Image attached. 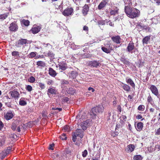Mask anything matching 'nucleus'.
<instances>
[{"label":"nucleus","instance_id":"nucleus-19","mask_svg":"<svg viewBox=\"0 0 160 160\" xmlns=\"http://www.w3.org/2000/svg\"><path fill=\"white\" fill-rule=\"evenodd\" d=\"M136 27L137 28L140 30H147L148 28L147 26L144 25L143 24H142L141 23H139L137 25Z\"/></svg>","mask_w":160,"mask_h":160},{"label":"nucleus","instance_id":"nucleus-56","mask_svg":"<svg viewBox=\"0 0 160 160\" xmlns=\"http://www.w3.org/2000/svg\"><path fill=\"white\" fill-rule=\"evenodd\" d=\"M69 101V98L67 97H64L62 99V102H68Z\"/></svg>","mask_w":160,"mask_h":160},{"label":"nucleus","instance_id":"nucleus-35","mask_svg":"<svg viewBox=\"0 0 160 160\" xmlns=\"http://www.w3.org/2000/svg\"><path fill=\"white\" fill-rule=\"evenodd\" d=\"M118 9L116 8V9H114V10H111L110 12V13L111 15H115L116 14H118Z\"/></svg>","mask_w":160,"mask_h":160},{"label":"nucleus","instance_id":"nucleus-64","mask_svg":"<svg viewBox=\"0 0 160 160\" xmlns=\"http://www.w3.org/2000/svg\"><path fill=\"white\" fill-rule=\"evenodd\" d=\"M5 105L8 107H11V104L10 102H5Z\"/></svg>","mask_w":160,"mask_h":160},{"label":"nucleus","instance_id":"nucleus-6","mask_svg":"<svg viewBox=\"0 0 160 160\" xmlns=\"http://www.w3.org/2000/svg\"><path fill=\"white\" fill-rule=\"evenodd\" d=\"M59 69L60 72H62L68 68L67 63L65 62H61L58 64Z\"/></svg>","mask_w":160,"mask_h":160},{"label":"nucleus","instance_id":"nucleus-53","mask_svg":"<svg viewBox=\"0 0 160 160\" xmlns=\"http://www.w3.org/2000/svg\"><path fill=\"white\" fill-rule=\"evenodd\" d=\"M66 134L63 133L62 136H60V138L62 140H66L67 139V137H66Z\"/></svg>","mask_w":160,"mask_h":160},{"label":"nucleus","instance_id":"nucleus-44","mask_svg":"<svg viewBox=\"0 0 160 160\" xmlns=\"http://www.w3.org/2000/svg\"><path fill=\"white\" fill-rule=\"evenodd\" d=\"M65 153L66 154H68L69 156L71 155V151L69 148H66L65 150Z\"/></svg>","mask_w":160,"mask_h":160},{"label":"nucleus","instance_id":"nucleus-46","mask_svg":"<svg viewBox=\"0 0 160 160\" xmlns=\"http://www.w3.org/2000/svg\"><path fill=\"white\" fill-rule=\"evenodd\" d=\"M28 81L30 82L33 83L35 81V78L33 76H31L28 79Z\"/></svg>","mask_w":160,"mask_h":160},{"label":"nucleus","instance_id":"nucleus-26","mask_svg":"<svg viewBox=\"0 0 160 160\" xmlns=\"http://www.w3.org/2000/svg\"><path fill=\"white\" fill-rule=\"evenodd\" d=\"M12 55L16 58L20 57L19 52L17 51H13L12 52Z\"/></svg>","mask_w":160,"mask_h":160},{"label":"nucleus","instance_id":"nucleus-49","mask_svg":"<svg viewBox=\"0 0 160 160\" xmlns=\"http://www.w3.org/2000/svg\"><path fill=\"white\" fill-rule=\"evenodd\" d=\"M38 86L41 88V89H43L45 88V84L41 82H39L38 83Z\"/></svg>","mask_w":160,"mask_h":160},{"label":"nucleus","instance_id":"nucleus-58","mask_svg":"<svg viewBox=\"0 0 160 160\" xmlns=\"http://www.w3.org/2000/svg\"><path fill=\"white\" fill-rule=\"evenodd\" d=\"M47 83L48 85H52L53 83V82L52 80H48L47 82Z\"/></svg>","mask_w":160,"mask_h":160},{"label":"nucleus","instance_id":"nucleus-12","mask_svg":"<svg viewBox=\"0 0 160 160\" xmlns=\"http://www.w3.org/2000/svg\"><path fill=\"white\" fill-rule=\"evenodd\" d=\"M9 94H10L12 98H14L15 99H17L19 98L20 96L19 93L15 90L10 91L9 92Z\"/></svg>","mask_w":160,"mask_h":160},{"label":"nucleus","instance_id":"nucleus-25","mask_svg":"<svg viewBox=\"0 0 160 160\" xmlns=\"http://www.w3.org/2000/svg\"><path fill=\"white\" fill-rule=\"evenodd\" d=\"M150 36H147L144 37L142 40L143 44H147L150 40Z\"/></svg>","mask_w":160,"mask_h":160},{"label":"nucleus","instance_id":"nucleus-59","mask_svg":"<svg viewBox=\"0 0 160 160\" xmlns=\"http://www.w3.org/2000/svg\"><path fill=\"white\" fill-rule=\"evenodd\" d=\"M43 45L44 46V47L45 48H47V47H48V48L49 47L51 48L52 47V46L49 43H48L47 44L43 43Z\"/></svg>","mask_w":160,"mask_h":160},{"label":"nucleus","instance_id":"nucleus-32","mask_svg":"<svg viewBox=\"0 0 160 160\" xmlns=\"http://www.w3.org/2000/svg\"><path fill=\"white\" fill-rule=\"evenodd\" d=\"M67 91L68 93L70 94H73L75 93V90L72 88H69Z\"/></svg>","mask_w":160,"mask_h":160},{"label":"nucleus","instance_id":"nucleus-36","mask_svg":"<svg viewBox=\"0 0 160 160\" xmlns=\"http://www.w3.org/2000/svg\"><path fill=\"white\" fill-rule=\"evenodd\" d=\"M37 65L38 66L44 67L45 64L44 62L42 61H39L37 62Z\"/></svg>","mask_w":160,"mask_h":160},{"label":"nucleus","instance_id":"nucleus-52","mask_svg":"<svg viewBox=\"0 0 160 160\" xmlns=\"http://www.w3.org/2000/svg\"><path fill=\"white\" fill-rule=\"evenodd\" d=\"M100 155L99 154L92 158L91 160H100Z\"/></svg>","mask_w":160,"mask_h":160},{"label":"nucleus","instance_id":"nucleus-41","mask_svg":"<svg viewBox=\"0 0 160 160\" xmlns=\"http://www.w3.org/2000/svg\"><path fill=\"white\" fill-rule=\"evenodd\" d=\"M22 98H21L19 101V104L21 106H25L27 104V102L26 101L22 99Z\"/></svg>","mask_w":160,"mask_h":160},{"label":"nucleus","instance_id":"nucleus-28","mask_svg":"<svg viewBox=\"0 0 160 160\" xmlns=\"http://www.w3.org/2000/svg\"><path fill=\"white\" fill-rule=\"evenodd\" d=\"M10 149H8L6 151H3L1 153V155L2 156V159H3L7 155L8 153L9 152V151Z\"/></svg>","mask_w":160,"mask_h":160},{"label":"nucleus","instance_id":"nucleus-55","mask_svg":"<svg viewBox=\"0 0 160 160\" xmlns=\"http://www.w3.org/2000/svg\"><path fill=\"white\" fill-rule=\"evenodd\" d=\"M36 53L35 52H31L29 55V57L30 58H32L36 56Z\"/></svg>","mask_w":160,"mask_h":160},{"label":"nucleus","instance_id":"nucleus-48","mask_svg":"<svg viewBox=\"0 0 160 160\" xmlns=\"http://www.w3.org/2000/svg\"><path fill=\"white\" fill-rule=\"evenodd\" d=\"M79 46L76 45L74 44H72L71 45V47L72 48L73 50H75L78 49V47H79Z\"/></svg>","mask_w":160,"mask_h":160},{"label":"nucleus","instance_id":"nucleus-61","mask_svg":"<svg viewBox=\"0 0 160 160\" xmlns=\"http://www.w3.org/2000/svg\"><path fill=\"white\" fill-rule=\"evenodd\" d=\"M120 125L119 124H118L116 125L115 128V131L117 132H118L119 131V130H118V129L120 128Z\"/></svg>","mask_w":160,"mask_h":160},{"label":"nucleus","instance_id":"nucleus-27","mask_svg":"<svg viewBox=\"0 0 160 160\" xmlns=\"http://www.w3.org/2000/svg\"><path fill=\"white\" fill-rule=\"evenodd\" d=\"M143 128V123L142 122L138 123L137 124V129L138 131H140Z\"/></svg>","mask_w":160,"mask_h":160},{"label":"nucleus","instance_id":"nucleus-15","mask_svg":"<svg viewBox=\"0 0 160 160\" xmlns=\"http://www.w3.org/2000/svg\"><path fill=\"white\" fill-rule=\"evenodd\" d=\"M18 26L15 22H13L10 24L9 30L12 31H16L18 29Z\"/></svg>","mask_w":160,"mask_h":160},{"label":"nucleus","instance_id":"nucleus-29","mask_svg":"<svg viewBox=\"0 0 160 160\" xmlns=\"http://www.w3.org/2000/svg\"><path fill=\"white\" fill-rule=\"evenodd\" d=\"M78 74L77 72L76 71H72L71 73H70L69 77L72 78H75Z\"/></svg>","mask_w":160,"mask_h":160},{"label":"nucleus","instance_id":"nucleus-4","mask_svg":"<svg viewBox=\"0 0 160 160\" xmlns=\"http://www.w3.org/2000/svg\"><path fill=\"white\" fill-rule=\"evenodd\" d=\"M92 121L90 119H88L85 121H83L80 126L82 128V129L85 130H86L87 128L90 126L92 123Z\"/></svg>","mask_w":160,"mask_h":160},{"label":"nucleus","instance_id":"nucleus-57","mask_svg":"<svg viewBox=\"0 0 160 160\" xmlns=\"http://www.w3.org/2000/svg\"><path fill=\"white\" fill-rule=\"evenodd\" d=\"M26 89L28 91L30 92L32 90V87L31 86L28 85L27 86Z\"/></svg>","mask_w":160,"mask_h":160},{"label":"nucleus","instance_id":"nucleus-9","mask_svg":"<svg viewBox=\"0 0 160 160\" xmlns=\"http://www.w3.org/2000/svg\"><path fill=\"white\" fill-rule=\"evenodd\" d=\"M73 10V9L72 8H68L62 12V14L65 16H69L72 14Z\"/></svg>","mask_w":160,"mask_h":160},{"label":"nucleus","instance_id":"nucleus-38","mask_svg":"<svg viewBox=\"0 0 160 160\" xmlns=\"http://www.w3.org/2000/svg\"><path fill=\"white\" fill-rule=\"evenodd\" d=\"M22 23L25 26H28L29 25V21L27 20L23 19L22 21Z\"/></svg>","mask_w":160,"mask_h":160},{"label":"nucleus","instance_id":"nucleus-8","mask_svg":"<svg viewBox=\"0 0 160 160\" xmlns=\"http://www.w3.org/2000/svg\"><path fill=\"white\" fill-rule=\"evenodd\" d=\"M88 114L90 115L88 112H83L82 114H79L77 116V119H80V121H81V119L83 120L87 119Z\"/></svg>","mask_w":160,"mask_h":160},{"label":"nucleus","instance_id":"nucleus-43","mask_svg":"<svg viewBox=\"0 0 160 160\" xmlns=\"http://www.w3.org/2000/svg\"><path fill=\"white\" fill-rule=\"evenodd\" d=\"M63 129L64 132H69L70 131L69 126L68 125L65 126Z\"/></svg>","mask_w":160,"mask_h":160},{"label":"nucleus","instance_id":"nucleus-7","mask_svg":"<svg viewBox=\"0 0 160 160\" xmlns=\"http://www.w3.org/2000/svg\"><path fill=\"white\" fill-rule=\"evenodd\" d=\"M27 41L26 39H21L16 42L15 46L17 48L21 47L22 45L27 43Z\"/></svg>","mask_w":160,"mask_h":160},{"label":"nucleus","instance_id":"nucleus-5","mask_svg":"<svg viewBox=\"0 0 160 160\" xmlns=\"http://www.w3.org/2000/svg\"><path fill=\"white\" fill-rule=\"evenodd\" d=\"M58 93L57 90L53 88H50L47 91V94L49 97L51 96L55 97Z\"/></svg>","mask_w":160,"mask_h":160},{"label":"nucleus","instance_id":"nucleus-13","mask_svg":"<svg viewBox=\"0 0 160 160\" xmlns=\"http://www.w3.org/2000/svg\"><path fill=\"white\" fill-rule=\"evenodd\" d=\"M89 65L93 67L97 68L101 65L99 61L93 60L89 62Z\"/></svg>","mask_w":160,"mask_h":160},{"label":"nucleus","instance_id":"nucleus-18","mask_svg":"<svg viewBox=\"0 0 160 160\" xmlns=\"http://www.w3.org/2000/svg\"><path fill=\"white\" fill-rule=\"evenodd\" d=\"M102 50L104 52L107 53H109L111 52V51L112 50V47L110 46H109V48H107L105 47H102L101 48Z\"/></svg>","mask_w":160,"mask_h":160},{"label":"nucleus","instance_id":"nucleus-45","mask_svg":"<svg viewBox=\"0 0 160 160\" xmlns=\"http://www.w3.org/2000/svg\"><path fill=\"white\" fill-rule=\"evenodd\" d=\"M59 154L60 153H53L52 155V157L53 158V160H54V159H55V158H56L58 157Z\"/></svg>","mask_w":160,"mask_h":160},{"label":"nucleus","instance_id":"nucleus-23","mask_svg":"<svg viewBox=\"0 0 160 160\" xmlns=\"http://www.w3.org/2000/svg\"><path fill=\"white\" fill-rule=\"evenodd\" d=\"M89 7L88 5L87 4H85L83 7V8L82 10V13L84 15L87 14L88 12V11Z\"/></svg>","mask_w":160,"mask_h":160},{"label":"nucleus","instance_id":"nucleus-60","mask_svg":"<svg viewBox=\"0 0 160 160\" xmlns=\"http://www.w3.org/2000/svg\"><path fill=\"white\" fill-rule=\"evenodd\" d=\"M155 134L157 135H160V128L157 130L155 132Z\"/></svg>","mask_w":160,"mask_h":160},{"label":"nucleus","instance_id":"nucleus-34","mask_svg":"<svg viewBox=\"0 0 160 160\" xmlns=\"http://www.w3.org/2000/svg\"><path fill=\"white\" fill-rule=\"evenodd\" d=\"M8 13H6L0 15V19L2 20L5 19L8 16Z\"/></svg>","mask_w":160,"mask_h":160},{"label":"nucleus","instance_id":"nucleus-22","mask_svg":"<svg viewBox=\"0 0 160 160\" xmlns=\"http://www.w3.org/2000/svg\"><path fill=\"white\" fill-rule=\"evenodd\" d=\"M49 74L53 77H55L57 75L56 72L51 68H49Z\"/></svg>","mask_w":160,"mask_h":160},{"label":"nucleus","instance_id":"nucleus-37","mask_svg":"<svg viewBox=\"0 0 160 160\" xmlns=\"http://www.w3.org/2000/svg\"><path fill=\"white\" fill-rule=\"evenodd\" d=\"M120 61L124 64H129V62L124 57H121L120 59Z\"/></svg>","mask_w":160,"mask_h":160},{"label":"nucleus","instance_id":"nucleus-20","mask_svg":"<svg viewBox=\"0 0 160 160\" xmlns=\"http://www.w3.org/2000/svg\"><path fill=\"white\" fill-rule=\"evenodd\" d=\"M126 82L133 88H135V84L131 78H126Z\"/></svg>","mask_w":160,"mask_h":160},{"label":"nucleus","instance_id":"nucleus-63","mask_svg":"<svg viewBox=\"0 0 160 160\" xmlns=\"http://www.w3.org/2000/svg\"><path fill=\"white\" fill-rule=\"evenodd\" d=\"M62 158L61 156V155L60 154H59L58 155V157L56 158H55V159H54V160H62Z\"/></svg>","mask_w":160,"mask_h":160},{"label":"nucleus","instance_id":"nucleus-51","mask_svg":"<svg viewBox=\"0 0 160 160\" xmlns=\"http://www.w3.org/2000/svg\"><path fill=\"white\" fill-rule=\"evenodd\" d=\"M88 151L87 150H85L83 152H82V156L83 157H86L88 154Z\"/></svg>","mask_w":160,"mask_h":160},{"label":"nucleus","instance_id":"nucleus-1","mask_svg":"<svg viewBox=\"0 0 160 160\" xmlns=\"http://www.w3.org/2000/svg\"><path fill=\"white\" fill-rule=\"evenodd\" d=\"M125 4V12L128 16L131 18H133L138 17L139 15V11L136 8H132L131 7L126 6Z\"/></svg>","mask_w":160,"mask_h":160},{"label":"nucleus","instance_id":"nucleus-31","mask_svg":"<svg viewBox=\"0 0 160 160\" xmlns=\"http://www.w3.org/2000/svg\"><path fill=\"white\" fill-rule=\"evenodd\" d=\"M122 87L125 91L128 92L130 90V88L129 86L124 83H122Z\"/></svg>","mask_w":160,"mask_h":160},{"label":"nucleus","instance_id":"nucleus-42","mask_svg":"<svg viewBox=\"0 0 160 160\" xmlns=\"http://www.w3.org/2000/svg\"><path fill=\"white\" fill-rule=\"evenodd\" d=\"M61 84L63 86L68 85L69 84V82L68 81L64 79H62L61 80Z\"/></svg>","mask_w":160,"mask_h":160},{"label":"nucleus","instance_id":"nucleus-40","mask_svg":"<svg viewBox=\"0 0 160 160\" xmlns=\"http://www.w3.org/2000/svg\"><path fill=\"white\" fill-rule=\"evenodd\" d=\"M105 20H99L98 22V24L99 25V27L101 28V26L104 25L105 24Z\"/></svg>","mask_w":160,"mask_h":160},{"label":"nucleus","instance_id":"nucleus-16","mask_svg":"<svg viewBox=\"0 0 160 160\" xmlns=\"http://www.w3.org/2000/svg\"><path fill=\"white\" fill-rule=\"evenodd\" d=\"M40 26H37L34 25L31 30L33 34H36L39 32L41 29Z\"/></svg>","mask_w":160,"mask_h":160},{"label":"nucleus","instance_id":"nucleus-2","mask_svg":"<svg viewBox=\"0 0 160 160\" xmlns=\"http://www.w3.org/2000/svg\"><path fill=\"white\" fill-rule=\"evenodd\" d=\"M104 107L102 105H99L98 106L93 108L92 109V112H90V115L91 118L92 119L95 118L97 116L98 113H102L104 110Z\"/></svg>","mask_w":160,"mask_h":160},{"label":"nucleus","instance_id":"nucleus-39","mask_svg":"<svg viewBox=\"0 0 160 160\" xmlns=\"http://www.w3.org/2000/svg\"><path fill=\"white\" fill-rule=\"evenodd\" d=\"M142 158L140 155H135L133 157V159L136 160H142Z\"/></svg>","mask_w":160,"mask_h":160},{"label":"nucleus","instance_id":"nucleus-54","mask_svg":"<svg viewBox=\"0 0 160 160\" xmlns=\"http://www.w3.org/2000/svg\"><path fill=\"white\" fill-rule=\"evenodd\" d=\"M144 108V105H139L138 108V110L139 111H143V108Z\"/></svg>","mask_w":160,"mask_h":160},{"label":"nucleus","instance_id":"nucleus-10","mask_svg":"<svg viewBox=\"0 0 160 160\" xmlns=\"http://www.w3.org/2000/svg\"><path fill=\"white\" fill-rule=\"evenodd\" d=\"M5 118L7 120L11 119L14 116L13 112L11 111H9L6 113L4 114Z\"/></svg>","mask_w":160,"mask_h":160},{"label":"nucleus","instance_id":"nucleus-21","mask_svg":"<svg viewBox=\"0 0 160 160\" xmlns=\"http://www.w3.org/2000/svg\"><path fill=\"white\" fill-rule=\"evenodd\" d=\"M112 40L115 42L117 44L119 43H120V40L121 38L119 36H117L115 37H112L111 38Z\"/></svg>","mask_w":160,"mask_h":160},{"label":"nucleus","instance_id":"nucleus-33","mask_svg":"<svg viewBox=\"0 0 160 160\" xmlns=\"http://www.w3.org/2000/svg\"><path fill=\"white\" fill-rule=\"evenodd\" d=\"M127 148L128 149V151H129L130 152H132L134 151L135 146L133 145L130 144L128 146Z\"/></svg>","mask_w":160,"mask_h":160},{"label":"nucleus","instance_id":"nucleus-50","mask_svg":"<svg viewBox=\"0 0 160 160\" xmlns=\"http://www.w3.org/2000/svg\"><path fill=\"white\" fill-rule=\"evenodd\" d=\"M147 101L148 102L151 103L152 102L153 99L150 95L148 97Z\"/></svg>","mask_w":160,"mask_h":160},{"label":"nucleus","instance_id":"nucleus-47","mask_svg":"<svg viewBox=\"0 0 160 160\" xmlns=\"http://www.w3.org/2000/svg\"><path fill=\"white\" fill-rule=\"evenodd\" d=\"M17 125L15 123H12V125L11 128L12 129L15 131L16 130V127H17Z\"/></svg>","mask_w":160,"mask_h":160},{"label":"nucleus","instance_id":"nucleus-62","mask_svg":"<svg viewBox=\"0 0 160 160\" xmlns=\"http://www.w3.org/2000/svg\"><path fill=\"white\" fill-rule=\"evenodd\" d=\"M5 141V140L4 139L0 140V146H2L3 145Z\"/></svg>","mask_w":160,"mask_h":160},{"label":"nucleus","instance_id":"nucleus-14","mask_svg":"<svg viewBox=\"0 0 160 160\" xmlns=\"http://www.w3.org/2000/svg\"><path fill=\"white\" fill-rule=\"evenodd\" d=\"M152 93L155 95H157L158 94V91L157 87L154 85H152L149 88Z\"/></svg>","mask_w":160,"mask_h":160},{"label":"nucleus","instance_id":"nucleus-30","mask_svg":"<svg viewBox=\"0 0 160 160\" xmlns=\"http://www.w3.org/2000/svg\"><path fill=\"white\" fill-rule=\"evenodd\" d=\"M45 55L46 57H50L52 58H53L54 55L51 52L49 51L48 52H45Z\"/></svg>","mask_w":160,"mask_h":160},{"label":"nucleus","instance_id":"nucleus-3","mask_svg":"<svg viewBox=\"0 0 160 160\" xmlns=\"http://www.w3.org/2000/svg\"><path fill=\"white\" fill-rule=\"evenodd\" d=\"M77 137L82 138L83 137V131L80 129H77L72 134V141L75 142Z\"/></svg>","mask_w":160,"mask_h":160},{"label":"nucleus","instance_id":"nucleus-17","mask_svg":"<svg viewBox=\"0 0 160 160\" xmlns=\"http://www.w3.org/2000/svg\"><path fill=\"white\" fill-rule=\"evenodd\" d=\"M108 2V0H102L99 4L98 7V9L101 10L104 8Z\"/></svg>","mask_w":160,"mask_h":160},{"label":"nucleus","instance_id":"nucleus-24","mask_svg":"<svg viewBox=\"0 0 160 160\" xmlns=\"http://www.w3.org/2000/svg\"><path fill=\"white\" fill-rule=\"evenodd\" d=\"M152 20L153 22L157 24L160 22V17L159 16H155L152 18Z\"/></svg>","mask_w":160,"mask_h":160},{"label":"nucleus","instance_id":"nucleus-11","mask_svg":"<svg viewBox=\"0 0 160 160\" xmlns=\"http://www.w3.org/2000/svg\"><path fill=\"white\" fill-rule=\"evenodd\" d=\"M135 48L134 43L132 42H130L128 44L126 49V51L132 53L133 52V50H134Z\"/></svg>","mask_w":160,"mask_h":160}]
</instances>
